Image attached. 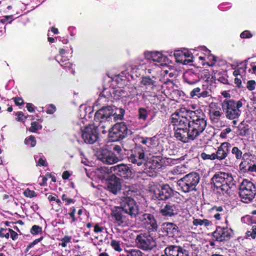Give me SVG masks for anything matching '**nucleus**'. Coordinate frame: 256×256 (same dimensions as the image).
<instances>
[{
    "instance_id": "3c124183",
    "label": "nucleus",
    "mask_w": 256,
    "mask_h": 256,
    "mask_svg": "<svg viewBox=\"0 0 256 256\" xmlns=\"http://www.w3.org/2000/svg\"><path fill=\"white\" fill-rule=\"evenodd\" d=\"M201 158L204 160H215V154L214 153L212 154H208L205 152H202L200 154Z\"/></svg>"
},
{
    "instance_id": "393cba45",
    "label": "nucleus",
    "mask_w": 256,
    "mask_h": 256,
    "mask_svg": "<svg viewBox=\"0 0 256 256\" xmlns=\"http://www.w3.org/2000/svg\"><path fill=\"white\" fill-rule=\"evenodd\" d=\"M210 96V93L208 91H202L200 88L198 87L194 88L190 94V98L194 99H198L201 98H206Z\"/></svg>"
},
{
    "instance_id": "69168bd1",
    "label": "nucleus",
    "mask_w": 256,
    "mask_h": 256,
    "mask_svg": "<svg viewBox=\"0 0 256 256\" xmlns=\"http://www.w3.org/2000/svg\"><path fill=\"white\" fill-rule=\"evenodd\" d=\"M112 150L118 154H120L122 152V148L118 145H114L112 147Z\"/></svg>"
},
{
    "instance_id": "bf43d9fd",
    "label": "nucleus",
    "mask_w": 256,
    "mask_h": 256,
    "mask_svg": "<svg viewBox=\"0 0 256 256\" xmlns=\"http://www.w3.org/2000/svg\"><path fill=\"white\" fill-rule=\"evenodd\" d=\"M37 166H46L47 163L46 160L43 158H40L37 162Z\"/></svg>"
},
{
    "instance_id": "4d7b16f0",
    "label": "nucleus",
    "mask_w": 256,
    "mask_h": 256,
    "mask_svg": "<svg viewBox=\"0 0 256 256\" xmlns=\"http://www.w3.org/2000/svg\"><path fill=\"white\" fill-rule=\"evenodd\" d=\"M240 38H250L252 36V34L248 30H245L241 33Z\"/></svg>"
},
{
    "instance_id": "ddd939ff",
    "label": "nucleus",
    "mask_w": 256,
    "mask_h": 256,
    "mask_svg": "<svg viewBox=\"0 0 256 256\" xmlns=\"http://www.w3.org/2000/svg\"><path fill=\"white\" fill-rule=\"evenodd\" d=\"M146 160L145 152L142 148L137 146L128 157V160L134 166H140L144 165Z\"/></svg>"
},
{
    "instance_id": "c85d7f7f",
    "label": "nucleus",
    "mask_w": 256,
    "mask_h": 256,
    "mask_svg": "<svg viewBox=\"0 0 256 256\" xmlns=\"http://www.w3.org/2000/svg\"><path fill=\"white\" fill-rule=\"evenodd\" d=\"M120 188L121 184L118 179L110 181L108 184V189L114 194H116Z\"/></svg>"
},
{
    "instance_id": "b1692460",
    "label": "nucleus",
    "mask_w": 256,
    "mask_h": 256,
    "mask_svg": "<svg viewBox=\"0 0 256 256\" xmlns=\"http://www.w3.org/2000/svg\"><path fill=\"white\" fill-rule=\"evenodd\" d=\"M156 78L148 76H143L142 78L140 83L145 86L146 88H150L151 90H154L158 86V82L156 81Z\"/></svg>"
},
{
    "instance_id": "aec40b11",
    "label": "nucleus",
    "mask_w": 256,
    "mask_h": 256,
    "mask_svg": "<svg viewBox=\"0 0 256 256\" xmlns=\"http://www.w3.org/2000/svg\"><path fill=\"white\" fill-rule=\"evenodd\" d=\"M99 160L104 164H112L118 162L119 158L113 152L103 150L98 156Z\"/></svg>"
},
{
    "instance_id": "680f3d73",
    "label": "nucleus",
    "mask_w": 256,
    "mask_h": 256,
    "mask_svg": "<svg viewBox=\"0 0 256 256\" xmlns=\"http://www.w3.org/2000/svg\"><path fill=\"white\" fill-rule=\"evenodd\" d=\"M242 78L236 76L234 79V84H236V86L238 88L242 87Z\"/></svg>"
},
{
    "instance_id": "09e8293b",
    "label": "nucleus",
    "mask_w": 256,
    "mask_h": 256,
    "mask_svg": "<svg viewBox=\"0 0 256 256\" xmlns=\"http://www.w3.org/2000/svg\"><path fill=\"white\" fill-rule=\"evenodd\" d=\"M42 232V228L37 225H34L30 229V232L32 234H38L41 233Z\"/></svg>"
},
{
    "instance_id": "de8ad7c7",
    "label": "nucleus",
    "mask_w": 256,
    "mask_h": 256,
    "mask_svg": "<svg viewBox=\"0 0 256 256\" xmlns=\"http://www.w3.org/2000/svg\"><path fill=\"white\" fill-rule=\"evenodd\" d=\"M10 233V228H2L0 230V236L2 238H9Z\"/></svg>"
},
{
    "instance_id": "2f4dec72",
    "label": "nucleus",
    "mask_w": 256,
    "mask_h": 256,
    "mask_svg": "<svg viewBox=\"0 0 256 256\" xmlns=\"http://www.w3.org/2000/svg\"><path fill=\"white\" fill-rule=\"evenodd\" d=\"M56 59L64 68H71L72 64L68 62V60L66 58L62 56H57Z\"/></svg>"
},
{
    "instance_id": "f257e3e1",
    "label": "nucleus",
    "mask_w": 256,
    "mask_h": 256,
    "mask_svg": "<svg viewBox=\"0 0 256 256\" xmlns=\"http://www.w3.org/2000/svg\"><path fill=\"white\" fill-rule=\"evenodd\" d=\"M124 112L122 108H114L110 106L98 110L94 115V124L86 126L82 131V138L84 142L89 144L95 142L98 138V132L106 133L105 128H109L112 120H122Z\"/></svg>"
},
{
    "instance_id": "4468645a",
    "label": "nucleus",
    "mask_w": 256,
    "mask_h": 256,
    "mask_svg": "<svg viewBox=\"0 0 256 256\" xmlns=\"http://www.w3.org/2000/svg\"><path fill=\"white\" fill-rule=\"evenodd\" d=\"M232 234V229L218 226L213 232V237L216 240L220 242L229 240Z\"/></svg>"
},
{
    "instance_id": "13d9d810",
    "label": "nucleus",
    "mask_w": 256,
    "mask_h": 256,
    "mask_svg": "<svg viewBox=\"0 0 256 256\" xmlns=\"http://www.w3.org/2000/svg\"><path fill=\"white\" fill-rule=\"evenodd\" d=\"M62 199L63 202H66V204H68L71 202H73L72 199L68 198L67 197V196L64 194H62Z\"/></svg>"
},
{
    "instance_id": "8fccbe9b",
    "label": "nucleus",
    "mask_w": 256,
    "mask_h": 256,
    "mask_svg": "<svg viewBox=\"0 0 256 256\" xmlns=\"http://www.w3.org/2000/svg\"><path fill=\"white\" fill-rule=\"evenodd\" d=\"M211 74L208 70H204L201 73V78L206 81H208L210 78Z\"/></svg>"
},
{
    "instance_id": "c9c22d12",
    "label": "nucleus",
    "mask_w": 256,
    "mask_h": 256,
    "mask_svg": "<svg viewBox=\"0 0 256 256\" xmlns=\"http://www.w3.org/2000/svg\"><path fill=\"white\" fill-rule=\"evenodd\" d=\"M126 256H144V255L142 251L138 249H130L126 250Z\"/></svg>"
},
{
    "instance_id": "cd10ccee",
    "label": "nucleus",
    "mask_w": 256,
    "mask_h": 256,
    "mask_svg": "<svg viewBox=\"0 0 256 256\" xmlns=\"http://www.w3.org/2000/svg\"><path fill=\"white\" fill-rule=\"evenodd\" d=\"M174 56L176 62L178 63L188 64L192 62L191 59H186L184 51L178 50L174 54Z\"/></svg>"
},
{
    "instance_id": "a211bd4d",
    "label": "nucleus",
    "mask_w": 256,
    "mask_h": 256,
    "mask_svg": "<svg viewBox=\"0 0 256 256\" xmlns=\"http://www.w3.org/2000/svg\"><path fill=\"white\" fill-rule=\"evenodd\" d=\"M112 217L114 218L116 222L120 226H128L132 224V220L130 218V216L123 212L122 210L114 212Z\"/></svg>"
},
{
    "instance_id": "72a5a7b5",
    "label": "nucleus",
    "mask_w": 256,
    "mask_h": 256,
    "mask_svg": "<svg viewBox=\"0 0 256 256\" xmlns=\"http://www.w3.org/2000/svg\"><path fill=\"white\" fill-rule=\"evenodd\" d=\"M186 168L184 165L178 166L174 167L170 173L174 175H180L186 172Z\"/></svg>"
},
{
    "instance_id": "7ed1b4c3",
    "label": "nucleus",
    "mask_w": 256,
    "mask_h": 256,
    "mask_svg": "<svg viewBox=\"0 0 256 256\" xmlns=\"http://www.w3.org/2000/svg\"><path fill=\"white\" fill-rule=\"evenodd\" d=\"M199 123L194 122L190 128H174V136L183 142H188L194 140L204 130L206 126V120H200Z\"/></svg>"
},
{
    "instance_id": "f704fd0d",
    "label": "nucleus",
    "mask_w": 256,
    "mask_h": 256,
    "mask_svg": "<svg viewBox=\"0 0 256 256\" xmlns=\"http://www.w3.org/2000/svg\"><path fill=\"white\" fill-rule=\"evenodd\" d=\"M192 224L195 226H208L210 225V222L206 219H200L193 218Z\"/></svg>"
},
{
    "instance_id": "c756f323",
    "label": "nucleus",
    "mask_w": 256,
    "mask_h": 256,
    "mask_svg": "<svg viewBox=\"0 0 256 256\" xmlns=\"http://www.w3.org/2000/svg\"><path fill=\"white\" fill-rule=\"evenodd\" d=\"M211 212L214 213V218L216 220H220L222 217L226 218L225 210L221 206H214L211 208Z\"/></svg>"
},
{
    "instance_id": "864d4df0",
    "label": "nucleus",
    "mask_w": 256,
    "mask_h": 256,
    "mask_svg": "<svg viewBox=\"0 0 256 256\" xmlns=\"http://www.w3.org/2000/svg\"><path fill=\"white\" fill-rule=\"evenodd\" d=\"M24 194L26 196L30 198L36 197V194L34 190H30L28 188L24 192Z\"/></svg>"
},
{
    "instance_id": "338daca9",
    "label": "nucleus",
    "mask_w": 256,
    "mask_h": 256,
    "mask_svg": "<svg viewBox=\"0 0 256 256\" xmlns=\"http://www.w3.org/2000/svg\"><path fill=\"white\" fill-rule=\"evenodd\" d=\"M106 92H106V90H104L102 93H100V95L99 98H98L99 101L101 100L102 98H106V100H107L108 98V95L106 96L105 94Z\"/></svg>"
},
{
    "instance_id": "7c9ffc66",
    "label": "nucleus",
    "mask_w": 256,
    "mask_h": 256,
    "mask_svg": "<svg viewBox=\"0 0 256 256\" xmlns=\"http://www.w3.org/2000/svg\"><path fill=\"white\" fill-rule=\"evenodd\" d=\"M164 228L168 234H174L178 232V226L172 222H168L164 224Z\"/></svg>"
},
{
    "instance_id": "423d86ee",
    "label": "nucleus",
    "mask_w": 256,
    "mask_h": 256,
    "mask_svg": "<svg viewBox=\"0 0 256 256\" xmlns=\"http://www.w3.org/2000/svg\"><path fill=\"white\" fill-rule=\"evenodd\" d=\"M244 100H226L222 104V108L225 116L228 120L238 119L241 115L240 108L244 105Z\"/></svg>"
},
{
    "instance_id": "5fc2aeb1",
    "label": "nucleus",
    "mask_w": 256,
    "mask_h": 256,
    "mask_svg": "<svg viewBox=\"0 0 256 256\" xmlns=\"http://www.w3.org/2000/svg\"><path fill=\"white\" fill-rule=\"evenodd\" d=\"M16 116H17L16 120L18 122H23L24 120L26 118V116H24L22 112H18Z\"/></svg>"
},
{
    "instance_id": "bb28decb",
    "label": "nucleus",
    "mask_w": 256,
    "mask_h": 256,
    "mask_svg": "<svg viewBox=\"0 0 256 256\" xmlns=\"http://www.w3.org/2000/svg\"><path fill=\"white\" fill-rule=\"evenodd\" d=\"M140 142L145 145L148 148V150L156 146L157 144L156 138V136L152 138L142 137L140 138Z\"/></svg>"
},
{
    "instance_id": "4be33fe9",
    "label": "nucleus",
    "mask_w": 256,
    "mask_h": 256,
    "mask_svg": "<svg viewBox=\"0 0 256 256\" xmlns=\"http://www.w3.org/2000/svg\"><path fill=\"white\" fill-rule=\"evenodd\" d=\"M140 220L144 222V224H146L148 228L154 231L157 230L158 224L154 216L150 214H142L140 218Z\"/></svg>"
},
{
    "instance_id": "1a4fd4ad",
    "label": "nucleus",
    "mask_w": 256,
    "mask_h": 256,
    "mask_svg": "<svg viewBox=\"0 0 256 256\" xmlns=\"http://www.w3.org/2000/svg\"><path fill=\"white\" fill-rule=\"evenodd\" d=\"M120 207L123 212L130 216V218H135L140 214L138 206L130 197H122L120 202Z\"/></svg>"
},
{
    "instance_id": "f03ea898",
    "label": "nucleus",
    "mask_w": 256,
    "mask_h": 256,
    "mask_svg": "<svg viewBox=\"0 0 256 256\" xmlns=\"http://www.w3.org/2000/svg\"><path fill=\"white\" fill-rule=\"evenodd\" d=\"M203 113L202 110H190L185 108H180L178 111L172 114L171 123L174 126V128H190V126L194 122L199 123L200 120H206L204 118L198 116V114Z\"/></svg>"
},
{
    "instance_id": "473e14b6",
    "label": "nucleus",
    "mask_w": 256,
    "mask_h": 256,
    "mask_svg": "<svg viewBox=\"0 0 256 256\" xmlns=\"http://www.w3.org/2000/svg\"><path fill=\"white\" fill-rule=\"evenodd\" d=\"M98 172L100 178L102 179L106 178L108 176V174L112 172H111V167L110 168L106 167L101 168L98 170Z\"/></svg>"
},
{
    "instance_id": "0e129e2a",
    "label": "nucleus",
    "mask_w": 256,
    "mask_h": 256,
    "mask_svg": "<svg viewBox=\"0 0 256 256\" xmlns=\"http://www.w3.org/2000/svg\"><path fill=\"white\" fill-rule=\"evenodd\" d=\"M10 237L12 240H16L18 238V234L12 229H10Z\"/></svg>"
},
{
    "instance_id": "a18cd8bd",
    "label": "nucleus",
    "mask_w": 256,
    "mask_h": 256,
    "mask_svg": "<svg viewBox=\"0 0 256 256\" xmlns=\"http://www.w3.org/2000/svg\"><path fill=\"white\" fill-rule=\"evenodd\" d=\"M42 126L37 122H34L31 124V126L29 128L30 131L35 132L37 130L42 129Z\"/></svg>"
},
{
    "instance_id": "79ce46f5",
    "label": "nucleus",
    "mask_w": 256,
    "mask_h": 256,
    "mask_svg": "<svg viewBox=\"0 0 256 256\" xmlns=\"http://www.w3.org/2000/svg\"><path fill=\"white\" fill-rule=\"evenodd\" d=\"M246 236L247 238L250 237L252 239L256 238V225H252L251 230H248L246 232Z\"/></svg>"
},
{
    "instance_id": "e2e57ef3",
    "label": "nucleus",
    "mask_w": 256,
    "mask_h": 256,
    "mask_svg": "<svg viewBox=\"0 0 256 256\" xmlns=\"http://www.w3.org/2000/svg\"><path fill=\"white\" fill-rule=\"evenodd\" d=\"M15 104L17 106H21L24 104L23 100L20 98H14Z\"/></svg>"
},
{
    "instance_id": "a878e982",
    "label": "nucleus",
    "mask_w": 256,
    "mask_h": 256,
    "mask_svg": "<svg viewBox=\"0 0 256 256\" xmlns=\"http://www.w3.org/2000/svg\"><path fill=\"white\" fill-rule=\"evenodd\" d=\"M185 82L190 85H193L200 80L199 76L192 71H188L184 74Z\"/></svg>"
},
{
    "instance_id": "412c9836",
    "label": "nucleus",
    "mask_w": 256,
    "mask_h": 256,
    "mask_svg": "<svg viewBox=\"0 0 256 256\" xmlns=\"http://www.w3.org/2000/svg\"><path fill=\"white\" fill-rule=\"evenodd\" d=\"M230 147V144L228 142H224L222 143L220 146L218 147L216 153H214L216 160H224L229 154Z\"/></svg>"
},
{
    "instance_id": "a19ab883",
    "label": "nucleus",
    "mask_w": 256,
    "mask_h": 256,
    "mask_svg": "<svg viewBox=\"0 0 256 256\" xmlns=\"http://www.w3.org/2000/svg\"><path fill=\"white\" fill-rule=\"evenodd\" d=\"M232 154L235 156L237 160H240L242 158V152L236 146H234L232 150Z\"/></svg>"
},
{
    "instance_id": "0eeeda50",
    "label": "nucleus",
    "mask_w": 256,
    "mask_h": 256,
    "mask_svg": "<svg viewBox=\"0 0 256 256\" xmlns=\"http://www.w3.org/2000/svg\"><path fill=\"white\" fill-rule=\"evenodd\" d=\"M200 180V176L198 173L192 172L186 174L177 182V185L184 192L196 191V187Z\"/></svg>"
},
{
    "instance_id": "6e6d98bb",
    "label": "nucleus",
    "mask_w": 256,
    "mask_h": 256,
    "mask_svg": "<svg viewBox=\"0 0 256 256\" xmlns=\"http://www.w3.org/2000/svg\"><path fill=\"white\" fill-rule=\"evenodd\" d=\"M56 110V106L54 104H51L48 106V110H46V113L48 114H53L55 112Z\"/></svg>"
},
{
    "instance_id": "9d476101",
    "label": "nucleus",
    "mask_w": 256,
    "mask_h": 256,
    "mask_svg": "<svg viewBox=\"0 0 256 256\" xmlns=\"http://www.w3.org/2000/svg\"><path fill=\"white\" fill-rule=\"evenodd\" d=\"M137 247L144 251H150L156 246L154 238L148 234H140L136 238Z\"/></svg>"
},
{
    "instance_id": "dca6fc26",
    "label": "nucleus",
    "mask_w": 256,
    "mask_h": 256,
    "mask_svg": "<svg viewBox=\"0 0 256 256\" xmlns=\"http://www.w3.org/2000/svg\"><path fill=\"white\" fill-rule=\"evenodd\" d=\"M164 252L166 256H189L188 251L180 246L170 245L166 247Z\"/></svg>"
},
{
    "instance_id": "052dcab7",
    "label": "nucleus",
    "mask_w": 256,
    "mask_h": 256,
    "mask_svg": "<svg viewBox=\"0 0 256 256\" xmlns=\"http://www.w3.org/2000/svg\"><path fill=\"white\" fill-rule=\"evenodd\" d=\"M71 212L69 213V215L70 216V218H72V222H74L76 220V218L75 217V212H76V209L74 208H71Z\"/></svg>"
},
{
    "instance_id": "49530a36",
    "label": "nucleus",
    "mask_w": 256,
    "mask_h": 256,
    "mask_svg": "<svg viewBox=\"0 0 256 256\" xmlns=\"http://www.w3.org/2000/svg\"><path fill=\"white\" fill-rule=\"evenodd\" d=\"M246 71V67H240L237 70H236L234 72L233 74L235 76H238L242 78V75L244 74Z\"/></svg>"
},
{
    "instance_id": "f3484780",
    "label": "nucleus",
    "mask_w": 256,
    "mask_h": 256,
    "mask_svg": "<svg viewBox=\"0 0 256 256\" xmlns=\"http://www.w3.org/2000/svg\"><path fill=\"white\" fill-rule=\"evenodd\" d=\"M209 116L212 123L218 124L222 115L221 108L218 103L211 102L209 105Z\"/></svg>"
},
{
    "instance_id": "f8f14e48",
    "label": "nucleus",
    "mask_w": 256,
    "mask_h": 256,
    "mask_svg": "<svg viewBox=\"0 0 256 256\" xmlns=\"http://www.w3.org/2000/svg\"><path fill=\"white\" fill-rule=\"evenodd\" d=\"M143 166L145 173L150 176H154L158 170L162 168L161 160L158 157L150 158L146 160Z\"/></svg>"
},
{
    "instance_id": "20e7f679",
    "label": "nucleus",
    "mask_w": 256,
    "mask_h": 256,
    "mask_svg": "<svg viewBox=\"0 0 256 256\" xmlns=\"http://www.w3.org/2000/svg\"><path fill=\"white\" fill-rule=\"evenodd\" d=\"M212 182L218 192L230 196L236 186L235 181L230 173L219 172L214 174Z\"/></svg>"
},
{
    "instance_id": "39448f33",
    "label": "nucleus",
    "mask_w": 256,
    "mask_h": 256,
    "mask_svg": "<svg viewBox=\"0 0 256 256\" xmlns=\"http://www.w3.org/2000/svg\"><path fill=\"white\" fill-rule=\"evenodd\" d=\"M144 59L138 58L137 63L140 66H144V68L147 70L148 73H151L150 66H156L154 62L160 63V65L164 66L168 62V58L158 52L146 51L144 54Z\"/></svg>"
},
{
    "instance_id": "774afa93",
    "label": "nucleus",
    "mask_w": 256,
    "mask_h": 256,
    "mask_svg": "<svg viewBox=\"0 0 256 256\" xmlns=\"http://www.w3.org/2000/svg\"><path fill=\"white\" fill-rule=\"evenodd\" d=\"M104 228L102 227H100L98 224H96L94 228V232L96 233L102 232Z\"/></svg>"
},
{
    "instance_id": "e433bc0d",
    "label": "nucleus",
    "mask_w": 256,
    "mask_h": 256,
    "mask_svg": "<svg viewBox=\"0 0 256 256\" xmlns=\"http://www.w3.org/2000/svg\"><path fill=\"white\" fill-rule=\"evenodd\" d=\"M238 134L240 136H244L249 134V129L248 126H244L240 124L238 126Z\"/></svg>"
},
{
    "instance_id": "c03bdc74",
    "label": "nucleus",
    "mask_w": 256,
    "mask_h": 256,
    "mask_svg": "<svg viewBox=\"0 0 256 256\" xmlns=\"http://www.w3.org/2000/svg\"><path fill=\"white\" fill-rule=\"evenodd\" d=\"M72 238L69 236H65L62 240H61V244L60 245L62 248H66L68 246V244L71 242Z\"/></svg>"
},
{
    "instance_id": "5701e85b",
    "label": "nucleus",
    "mask_w": 256,
    "mask_h": 256,
    "mask_svg": "<svg viewBox=\"0 0 256 256\" xmlns=\"http://www.w3.org/2000/svg\"><path fill=\"white\" fill-rule=\"evenodd\" d=\"M178 212V208L175 204L168 203L166 204L160 210L162 214L165 216H172L176 214Z\"/></svg>"
},
{
    "instance_id": "2eb2a0df",
    "label": "nucleus",
    "mask_w": 256,
    "mask_h": 256,
    "mask_svg": "<svg viewBox=\"0 0 256 256\" xmlns=\"http://www.w3.org/2000/svg\"><path fill=\"white\" fill-rule=\"evenodd\" d=\"M174 190L168 184H163L160 188L155 191L153 198L158 200H166L174 196Z\"/></svg>"
},
{
    "instance_id": "603ef678",
    "label": "nucleus",
    "mask_w": 256,
    "mask_h": 256,
    "mask_svg": "<svg viewBox=\"0 0 256 256\" xmlns=\"http://www.w3.org/2000/svg\"><path fill=\"white\" fill-rule=\"evenodd\" d=\"M256 82L254 80H250L248 81L246 84V88H247L250 90L252 91L254 90L256 88Z\"/></svg>"
},
{
    "instance_id": "6e6552de",
    "label": "nucleus",
    "mask_w": 256,
    "mask_h": 256,
    "mask_svg": "<svg viewBox=\"0 0 256 256\" xmlns=\"http://www.w3.org/2000/svg\"><path fill=\"white\" fill-rule=\"evenodd\" d=\"M256 195V187L251 181L244 179L239 186V196L244 203L252 201Z\"/></svg>"
},
{
    "instance_id": "58836bf2",
    "label": "nucleus",
    "mask_w": 256,
    "mask_h": 256,
    "mask_svg": "<svg viewBox=\"0 0 256 256\" xmlns=\"http://www.w3.org/2000/svg\"><path fill=\"white\" fill-rule=\"evenodd\" d=\"M138 118L145 120L148 116L147 110L145 108H141L138 109Z\"/></svg>"
},
{
    "instance_id": "ea45409f",
    "label": "nucleus",
    "mask_w": 256,
    "mask_h": 256,
    "mask_svg": "<svg viewBox=\"0 0 256 256\" xmlns=\"http://www.w3.org/2000/svg\"><path fill=\"white\" fill-rule=\"evenodd\" d=\"M110 246L116 251L120 252L122 250V248L120 246V241L112 240L111 241Z\"/></svg>"
},
{
    "instance_id": "4c0bfd02",
    "label": "nucleus",
    "mask_w": 256,
    "mask_h": 256,
    "mask_svg": "<svg viewBox=\"0 0 256 256\" xmlns=\"http://www.w3.org/2000/svg\"><path fill=\"white\" fill-rule=\"evenodd\" d=\"M126 89L128 92V94L127 93L124 96L128 97V98H133L134 96L138 95V92L136 87L134 86H132L130 87L126 88Z\"/></svg>"
},
{
    "instance_id": "6ab92c4d",
    "label": "nucleus",
    "mask_w": 256,
    "mask_h": 256,
    "mask_svg": "<svg viewBox=\"0 0 256 256\" xmlns=\"http://www.w3.org/2000/svg\"><path fill=\"white\" fill-rule=\"evenodd\" d=\"M111 172L124 178H130L132 174L129 166L124 164H118L111 167Z\"/></svg>"
},
{
    "instance_id": "9b49d317",
    "label": "nucleus",
    "mask_w": 256,
    "mask_h": 256,
    "mask_svg": "<svg viewBox=\"0 0 256 256\" xmlns=\"http://www.w3.org/2000/svg\"><path fill=\"white\" fill-rule=\"evenodd\" d=\"M112 120L110 122L117 121ZM112 126V124H110ZM110 126L108 129L105 128L107 132H109V136L113 139V140L118 141L126 138L128 134V129L126 125L124 122H120L115 124L114 126L110 128Z\"/></svg>"
},
{
    "instance_id": "37998d69",
    "label": "nucleus",
    "mask_w": 256,
    "mask_h": 256,
    "mask_svg": "<svg viewBox=\"0 0 256 256\" xmlns=\"http://www.w3.org/2000/svg\"><path fill=\"white\" fill-rule=\"evenodd\" d=\"M24 143L28 146L30 145L31 147H34L36 144V140L34 136H30L25 139Z\"/></svg>"
}]
</instances>
